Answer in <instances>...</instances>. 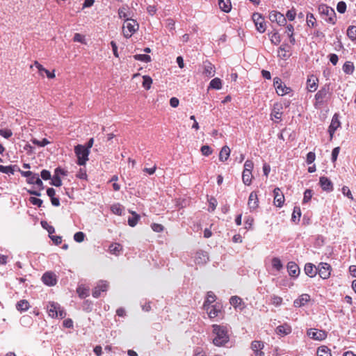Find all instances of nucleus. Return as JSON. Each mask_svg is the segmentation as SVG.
<instances>
[{"mask_svg": "<svg viewBox=\"0 0 356 356\" xmlns=\"http://www.w3.org/2000/svg\"><path fill=\"white\" fill-rule=\"evenodd\" d=\"M213 334L215 337L213 339V343L216 346H223L229 341L228 330L225 326L214 324L212 325Z\"/></svg>", "mask_w": 356, "mask_h": 356, "instance_id": "obj_1", "label": "nucleus"}, {"mask_svg": "<svg viewBox=\"0 0 356 356\" xmlns=\"http://www.w3.org/2000/svg\"><path fill=\"white\" fill-rule=\"evenodd\" d=\"M90 150L85 147V145H77L74 147V153L77 157V164L79 165H85L88 160Z\"/></svg>", "mask_w": 356, "mask_h": 356, "instance_id": "obj_2", "label": "nucleus"}, {"mask_svg": "<svg viewBox=\"0 0 356 356\" xmlns=\"http://www.w3.org/2000/svg\"><path fill=\"white\" fill-rule=\"evenodd\" d=\"M137 22L131 18H127L123 25V35L126 38H129L138 29Z\"/></svg>", "mask_w": 356, "mask_h": 356, "instance_id": "obj_3", "label": "nucleus"}, {"mask_svg": "<svg viewBox=\"0 0 356 356\" xmlns=\"http://www.w3.org/2000/svg\"><path fill=\"white\" fill-rule=\"evenodd\" d=\"M47 311L49 315L52 318L59 317L60 318H63L66 316V313L64 309L57 302H49L47 305Z\"/></svg>", "mask_w": 356, "mask_h": 356, "instance_id": "obj_4", "label": "nucleus"}, {"mask_svg": "<svg viewBox=\"0 0 356 356\" xmlns=\"http://www.w3.org/2000/svg\"><path fill=\"white\" fill-rule=\"evenodd\" d=\"M318 10L322 15L327 17V18L325 19L326 22L332 24L336 23V13L333 8L322 4L319 6Z\"/></svg>", "mask_w": 356, "mask_h": 356, "instance_id": "obj_5", "label": "nucleus"}, {"mask_svg": "<svg viewBox=\"0 0 356 356\" xmlns=\"http://www.w3.org/2000/svg\"><path fill=\"white\" fill-rule=\"evenodd\" d=\"M329 92V87L324 86L319 90L315 95L314 106L319 108L325 102Z\"/></svg>", "mask_w": 356, "mask_h": 356, "instance_id": "obj_6", "label": "nucleus"}, {"mask_svg": "<svg viewBox=\"0 0 356 356\" xmlns=\"http://www.w3.org/2000/svg\"><path fill=\"white\" fill-rule=\"evenodd\" d=\"M307 334L309 338L316 341H323L327 337V333L325 331L315 328L308 329Z\"/></svg>", "mask_w": 356, "mask_h": 356, "instance_id": "obj_7", "label": "nucleus"}, {"mask_svg": "<svg viewBox=\"0 0 356 356\" xmlns=\"http://www.w3.org/2000/svg\"><path fill=\"white\" fill-rule=\"evenodd\" d=\"M317 269V273H318L322 279L325 280L330 277L332 270V268L330 264L327 263L321 262L318 264Z\"/></svg>", "mask_w": 356, "mask_h": 356, "instance_id": "obj_8", "label": "nucleus"}, {"mask_svg": "<svg viewBox=\"0 0 356 356\" xmlns=\"http://www.w3.org/2000/svg\"><path fill=\"white\" fill-rule=\"evenodd\" d=\"M252 20L257 30L260 33H264L266 29L264 18L259 13H255L252 15Z\"/></svg>", "mask_w": 356, "mask_h": 356, "instance_id": "obj_9", "label": "nucleus"}, {"mask_svg": "<svg viewBox=\"0 0 356 356\" xmlns=\"http://www.w3.org/2000/svg\"><path fill=\"white\" fill-rule=\"evenodd\" d=\"M269 19L272 22H276L280 26H284L286 22V19L284 15L275 10L269 13Z\"/></svg>", "mask_w": 356, "mask_h": 356, "instance_id": "obj_10", "label": "nucleus"}, {"mask_svg": "<svg viewBox=\"0 0 356 356\" xmlns=\"http://www.w3.org/2000/svg\"><path fill=\"white\" fill-rule=\"evenodd\" d=\"M108 287V284L106 281H99L97 286L92 291V296L95 298L99 297L101 292L106 291Z\"/></svg>", "mask_w": 356, "mask_h": 356, "instance_id": "obj_11", "label": "nucleus"}, {"mask_svg": "<svg viewBox=\"0 0 356 356\" xmlns=\"http://www.w3.org/2000/svg\"><path fill=\"white\" fill-rule=\"evenodd\" d=\"M319 184L322 189L327 192H331L333 191V184L326 177H321L319 179Z\"/></svg>", "mask_w": 356, "mask_h": 356, "instance_id": "obj_12", "label": "nucleus"}, {"mask_svg": "<svg viewBox=\"0 0 356 356\" xmlns=\"http://www.w3.org/2000/svg\"><path fill=\"white\" fill-rule=\"evenodd\" d=\"M274 193V204L276 207H282L284 202V196L281 193L279 188H275L273 191Z\"/></svg>", "mask_w": 356, "mask_h": 356, "instance_id": "obj_13", "label": "nucleus"}, {"mask_svg": "<svg viewBox=\"0 0 356 356\" xmlns=\"http://www.w3.org/2000/svg\"><path fill=\"white\" fill-rule=\"evenodd\" d=\"M42 280L44 284L48 286H54L56 284L55 274L50 272L45 273L42 277Z\"/></svg>", "mask_w": 356, "mask_h": 356, "instance_id": "obj_14", "label": "nucleus"}, {"mask_svg": "<svg viewBox=\"0 0 356 356\" xmlns=\"http://www.w3.org/2000/svg\"><path fill=\"white\" fill-rule=\"evenodd\" d=\"M310 299L311 298L309 295L307 293L302 294L293 301V306L295 307H300L305 306L310 300Z\"/></svg>", "mask_w": 356, "mask_h": 356, "instance_id": "obj_15", "label": "nucleus"}, {"mask_svg": "<svg viewBox=\"0 0 356 356\" xmlns=\"http://www.w3.org/2000/svg\"><path fill=\"white\" fill-rule=\"evenodd\" d=\"M258 202H259V201H258L257 194L256 192L252 191L250 194V196L248 198V205L249 209L251 211L256 209L259 206Z\"/></svg>", "mask_w": 356, "mask_h": 356, "instance_id": "obj_16", "label": "nucleus"}, {"mask_svg": "<svg viewBox=\"0 0 356 356\" xmlns=\"http://www.w3.org/2000/svg\"><path fill=\"white\" fill-rule=\"evenodd\" d=\"M287 270L291 277H297L300 273L298 266L293 261H289L287 264Z\"/></svg>", "mask_w": 356, "mask_h": 356, "instance_id": "obj_17", "label": "nucleus"}, {"mask_svg": "<svg viewBox=\"0 0 356 356\" xmlns=\"http://www.w3.org/2000/svg\"><path fill=\"white\" fill-rule=\"evenodd\" d=\"M292 331L291 325L287 323H284L276 327L275 332L278 335L285 336L289 334Z\"/></svg>", "mask_w": 356, "mask_h": 356, "instance_id": "obj_18", "label": "nucleus"}, {"mask_svg": "<svg viewBox=\"0 0 356 356\" xmlns=\"http://www.w3.org/2000/svg\"><path fill=\"white\" fill-rule=\"evenodd\" d=\"M264 346V343L259 341H254L251 344V348L256 356H264V353L261 351Z\"/></svg>", "mask_w": 356, "mask_h": 356, "instance_id": "obj_19", "label": "nucleus"}, {"mask_svg": "<svg viewBox=\"0 0 356 356\" xmlns=\"http://www.w3.org/2000/svg\"><path fill=\"white\" fill-rule=\"evenodd\" d=\"M203 74L208 78L213 77L215 75L214 65L210 62H204Z\"/></svg>", "mask_w": 356, "mask_h": 356, "instance_id": "obj_20", "label": "nucleus"}, {"mask_svg": "<svg viewBox=\"0 0 356 356\" xmlns=\"http://www.w3.org/2000/svg\"><path fill=\"white\" fill-rule=\"evenodd\" d=\"M305 274L309 277H314L316 275L317 267L312 263H307L304 268Z\"/></svg>", "mask_w": 356, "mask_h": 356, "instance_id": "obj_21", "label": "nucleus"}, {"mask_svg": "<svg viewBox=\"0 0 356 356\" xmlns=\"http://www.w3.org/2000/svg\"><path fill=\"white\" fill-rule=\"evenodd\" d=\"M339 126H340V122L338 120L337 115L335 114L332 119L331 124L328 129V131H329L331 138L333 137V135H334L335 131L337 129V128Z\"/></svg>", "mask_w": 356, "mask_h": 356, "instance_id": "obj_22", "label": "nucleus"}, {"mask_svg": "<svg viewBox=\"0 0 356 356\" xmlns=\"http://www.w3.org/2000/svg\"><path fill=\"white\" fill-rule=\"evenodd\" d=\"M318 79L312 75L307 79V88L309 92H314L316 90L318 87Z\"/></svg>", "mask_w": 356, "mask_h": 356, "instance_id": "obj_23", "label": "nucleus"}, {"mask_svg": "<svg viewBox=\"0 0 356 356\" xmlns=\"http://www.w3.org/2000/svg\"><path fill=\"white\" fill-rule=\"evenodd\" d=\"M195 258V262L199 264H205L209 260V256L207 252L202 250L197 252Z\"/></svg>", "mask_w": 356, "mask_h": 356, "instance_id": "obj_24", "label": "nucleus"}, {"mask_svg": "<svg viewBox=\"0 0 356 356\" xmlns=\"http://www.w3.org/2000/svg\"><path fill=\"white\" fill-rule=\"evenodd\" d=\"M34 65L38 68V72L41 76H43V73H45L49 79H53L54 77H55L54 72H51L49 70H46L38 61H35Z\"/></svg>", "mask_w": 356, "mask_h": 356, "instance_id": "obj_25", "label": "nucleus"}, {"mask_svg": "<svg viewBox=\"0 0 356 356\" xmlns=\"http://www.w3.org/2000/svg\"><path fill=\"white\" fill-rule=\"evenodd\" d=\"M218 5L221 10L229 13L231 10L232 5L230 0H219Z\"/></svg>", "mask_w": 356, "mask_h": 356, "instance_id": "obj_26", "label": "nucleus"}, {"mask_svg": "<svg viewBox=\"0 0 356 356\" xmlns=\"http://www.w3.org/2000/svg\"><path fill=\"white\" fill-rule=\"evenodd\" d=\"M230 154V149L228 146H224L219 154V159L221 161H225L228 159Z\"/></svg>", "mask_w": 356, "mask_h": 356, "instance_id": "obj_27", "label": "nucleus"}, {"mask_svg": "<svg viewBox=\"0 0 356 356\" xmlns=\"http://www.w3.org/2000/svg\"><path fill=\"white\" fill-rule=\"evenodd\" d=\"M229 302L235 308H239L240 310L243 309V307H241L243 302L242 299L238 296H232Z\"/></svg>", "mask_w": 356, "mask_h": 356, "instance_id": "obj_28", "label": "nucleus"}, {"mask_svg": "<svg viewBox=\"0 0 356 356\" xmlns=\"http://www.w3.org/2000/svg\"><path fill=\"white\" fill-rule=\"evenodd\" d=\"M204 309L207 310V314L211 318L216 317L220 312L215 306H211L210 305H207Z\"/></svg>", "mask_w": 356, "mask_h": 356, "instance_id": "obj_29", "label": "nucleus"}, {"mask_svg": "<svg viewBox=\"0 0 356 356\" xmlns=\"http://www.w3.org/2000/svg\"><path fill=\"white\" fill-rule=\"evenodd\" d=\"M252 172H248V171H245V170L243 171L242 179H243V182L245 185H247V186L250 185L251 181H252Z\"/></svg>", "mask_w": 356, "mask_h": 356, "instance_id": "obj_30", "label": "nucleus"}, {"mask_svg": "<svg viewBox=\"0 0 356 356\" xmlns=\"http://www.w3.org/2000/svg\"><path fill=\"white\" fill-rule=\"evenodd\" d=\"M109 252L111 254L118 255L122 250V247L119 243H112L109 246Z\"/></svg>", "mask_w": 356, "mask_h": 356, "instance_id": "obj_31", "label": "nucleus"}, {"mask_svg": "<svg viewBox=\"0 0 356 356\" xmlns=\"http://www.w3.org/2000/svg\"><path fill=\"white\" fill-rule=\"evenodd\" d=\"M318 356H332L330 349L325 346H320L317 349Z\"/></svg>", "mask_w": 356, "mask_h": 356, "instance_id": "obj_32", "label": "nucleus"}, {"mask_svg": "<svg viewBox=\"0 0 356 356\" xmlns=\"http://www.w3.org/2000/svg\"><path fill=\"white\" fill-rule=\"evenodd\" d=\"M222 88V82L219 78H215L210 81L208 89L220 90Z\"/></svg>", "mask_w": 356, "mask_h": 356, "instance_id": "obj_33", "label": "nucleus"}, {"mask_svg": "<svg viewBox=\"0 0 356 356\" xmlns=\"http://www.w3.org/2000/svg\"><path fill=\"white\" fill-rule=\"evenodd\" d=\"M131 213L132 214V216L128 218V224L131 227H135L140 217L134 211H132Z\"/></svg>", "mask_w": 356, "mask_h": 356, "instance_id": "obj_34", "label": "nucleus"}, {"mask_svg": "<svg viewBox=\"0 0 356 356\" xmlns=\"http://www.w3.org/2000/svg\"><path fill=\"white\" fill-rule=\"evenodd\" d=\"M16 308L21 312L26 311L29 308V303L26 300H22L17 303Z\"/></svg>", "mask_w": 356, "mask_h": 356, "instance_id": "obj_35", "label": "nucleus"}, {"mask_svg": "<svg viewBox=\"0 0 356 356\" xmlns=\"http://www.w3.org/2000/svg\"><path fill=\"white\" fill-rule=\"evenodd\" d=\"M343 71L347 74H351L354 71L353 63L350 61H346L343 65Z\"/></svg>", "mask_w": 356, "mask_h": 356, "instance_id": "obj_36", "label": "nucleus"}, {"mask_svg": "<svg viewBox=\"0 0 356 356\" xmlns=\"http://www.w3.org/2000/svg\"><path fill=\"white\" fill-rule=\"evenodd\" d=\"M129 7L128 6H122L119 8L118 10V15L119 17L121 19H126L127 18H129L128 17L130 15L129 13H128Z\"/></svg>", "mask_w": 356, "mask_h": 356, "instance_id": "obj_37", "label": "nucleus"}, {"mask_svg": "<svg viewBox=\"0 0 356 356\" xmlns=\"http://www.w3.org/2000/svg\"><path fill=\"white\" fill-rule=\"evenodd\" d=\"M216 300V296L212 291H209L207 295L206 300L204 303V307H207V305H211Z\"/></svg>", "mask_w": 356, "mask_h": 356, "instance_id": "obj_38", "label": "nucleus"}, {"mask_svg": "<svg viewBox=\"0 0 356 356\" xmlns=\"http://www.w3.org/2000/svg\"><path fill=\"white\" fill-rule=\"evenodd\" d=\"M275 90L277 95L282 96L289 93L291 90L290 88L286 87L285 85L282 84L280 87L277 86V88H276Z\"/></svg>", "mask_w": 356, "mask_h": 356, "instance_id": "obj_39", "label": "nucleus"}, {"mask_svg": "<svg viewBox=\"0 0 356 356\" xmlns=\"http://www.w3.org/2000/svg\"><path fill=\"white\" fill-rule=\"evenodd\" d=\"M301 216V211L300 208L298 207H295L293 209V212L292 213L291 220L293 222H299Z\"/></svg>", "mask_w": 356, "mask_h": 356, "instance_id": "obj_40", "label": "nucleus"}, {"mask_svg": "<svg viewBox=\"0 0 356 356\" xmlns=\"http://www.w3.org/2000/svg\"><path fill=\"white\" fill-rule=\"evenodd\" d=\"M270 40L273 44L277 45L281 42V38L278 32H274L269 34Z\"/></svg>", "mask_w": 356, "mask_h": 356, "instance_id": "obj_41", "label": "nucleus"}, {"mask_svg": "<svg viewBox=\"0 0 356 356\" xmlns=\"http://www.w3.org/2000/svg\"><path fill=\"white\" fill-rule=\"evenodd\" d=\"M348 37L353 41L356 40V26H350L347 30Z\"/></svg>", "mask_w": 356, "mask_h": 356, "instance_id": "obj_42", "label": "nucleus"}, {"mask_svg": "<svg viewBox=\"0 0 356 356\" xmlns=\"http://www.w3.org/2000/svg\"><path fill=\"white\" fill-rule=\"evenodd\" d=\"M271 264L273 268L278 271H280L283 267L281 260L278 257H273L272 259Z\"/></svg>", "mask_w": 356, "mask_h": 356, "instance_id": "obj_43", "label": "nucleus"}, {"mask_svg": "<svg viewBox=\"0 0 356 356\" xmlns=\"http://www.w3.org/2000/svg\"><path fill=\"white\" fill-rule=\"evenodd\" d=\"M111 211L118 216L122 215L123 209L120 204H115L111 207Z\"/></svg>", "mask_w": 356, "mask_h": 356, "instance_id": "obj_44", "label": "nucleus"}, {"mask_svg": "<svg viewBox=\"0 0 356 356\" xmlns=\"http://www.w3.org/2000/svg\"><path fill=\"white\" fill-rule=\"evenodd\" d=\"M143 88H145L146 90L150 89L151 85L152 83V78L149 77V76H143Z\"/></svg>", "mask_w": 356, "mask_h": 356, "instance_id": "obj_45", "label": "nucleus"}, {"mask_svg": "<svg viewBox=\"0 0 356 356\" xmlns=\"http://www.w3.org/2000/svg\"><path fill=\"white\" fill-rule=\"evenodd\" d=\"M76 291H77L79 297L81 298H84L89 296V289H88L79 286L77 288Z\"/></svg>", "mask_w": 356, "mask_h": 356, "instance_id": "obj_46", "label": "nucleus"}, {"mask_svg": "<svg viewBox=\"0 0 356 356\" xmlns=\"http://www.w3.org/2000/svg\"><path fill=\"white\" fill-rule=\"evenodd\" d=\"M134 58L136 60H140L145 63H148L151 60L150 56L147 54H136L134 56Z\"/></svg>", "mask_w": 356, "mask_h": 356, "instance_id": "obj_47", "label": "nucleus"}, {"mask_svg": "<svg viewBox=\"0 0 356 356\" xmlns=\"http://www.w3.org/2000/svg\"><path fill=\"white\" fill-rule=\"evenodd\" d=\"M12 165L3 166L0 165V172L6 174H14L15 170Z\"/></svg>", "mask_w": 356, "mask_h": 356, "instance_id": "obj_48", "label": "nucleus"}, {"mask_svg": "<svg viewBox=\"0 0 356 356\" xmlns=\"http://www.w3.org/2000/svg\"><path fill=\"white\" fill-rule=\"evenodd\" d=\"M282 298L278 296L273 295L271 296V303L276 307L280 306L282 303Z\"/></svg>", "mask_w": 356, "mask_h": 356, "instance_id": "obj_49", "label": "nucleus"}, {"mask_svg": "<svg viewBox=\"0 0 356 356\" xmlns=\"http://www.w3.org/2000/svg\"><path fill=\"white\" fill-rule=\"evenodd\" d=\"M307 24L309 26H315L316 25V19L313 14L309 13L307 15Z\"/></svg>", "mask_w": 356, "mask_h": 356, "instance_id": "obj_50", "label": "nucleus"}, {"mask_svg": "<svg viewBox=\"0 0 356 356\" xmlns=\"http://www.w3.org/2000/svg\"><path fill=\"white\" fill-rule=\"evenodd\" d=\"M50 184L56 187L60 186L62 185L61 179L58 175H55L53 177L51 181L50 182Z\"/></svg>", "mask_w": 356, "mask_h": 356, "instance_id": "obj_51", "label": "nucleus"}, {"mask_svg": "<svg viewBox=\"0 0 356 356\" xmlns=\"http://www.w3.org/2000/svg\"><path fill=\"white\" fill-rule=\"evenodd\" d=\"M32 142L33 144L40 147H44L49 143V141L47 138H43L42 140L34 138L32 140Z\"/></svg>", "mask_w": 356, "mask_h": 356, "instance_id": "obj_52", "label": "nucleus"}, {"mask_svg": "<svg viewBox=\"0 0 356 356\" xmlns=\"http://www.w3.org/2000/svg\"><path fill=\"white\" fill-rule=\"evenodd\" d=\"M288 47V45L286 44H282L280 47H279V56L282 58H286L287 56H286V47Z\"/></svg>", "mask_w": 356, "mask_h": 356, "instance_id": "obj_53", "label": "nucleus"}, {"mask_svg": "<svg viewBox=\"0 0 356 356\" xmlns=\"http://www.w3.org/2000/svg\"><path fill=\"white\" fill-rule=\"evenodd\" d=\"M85 238V234L82 232H78L74 235V240L78 243H81L83 241Z\"/></svg>", "mask_w": 356, "mask_h": 356, "instance_id": "obj_54", "label": "nucleus"}, {"mask_svg": "<svg viewBox=\"0 0 356 356\" xmlns=\"http://www.w3.org/2000/svg\"><path fill=\"white\" fill-rule=\"evenodd\" d=\"M0 135L5 138H9L12 136L13 132L10 129H0Z\"/></svg>", "mask_w": 356, "mask_h": 356, "instance_id": "obj_55", "label": "nucleus"}, {"mask_svg": "<svg viewBox=\"0 0 356 356\" xmlns=\"http://www.w3.org/2000/svg\"><path fill=\"white\" fill-rule=\"evenodd\" d=\"M341 192L348 198H349L352 200H353V196L352 195V193L348 186H343V188L341 189Z\"/></svg>", "mask_w": 356, "mask_h": 356, "instance_id": "obj_56", "label": "nucleus"}, {"mask_svg": "<svg viewBox=\"0 0 356 356\" xmlns=\"http://www.w3.org/2000/svg\"><path fill=\"white\" fill-rule=\"evenodd\" d=\"M29 202L33 204V205H35V206H38V207H41L42 205V200L41 199H39V198H37V197H31L29 198Z\"/></svg>", "mask_w": 356, "mask_h": 356, "instance_id": "obj_57", "label": "nucleus"}, {"mask_svg": "<svg viewBox=\"0 0 356 356\" xmlns=\"http://www.w3.org/2000/svg\"><path fill=\"white\" fill-rule=\"evenodd\" d=\"M41 225L43 228L47 230L49 234H51L55 232L54 227L51 225H49L46 221H42Z\"/></svg>", "mask_w": 356, "mask_h": 356, "instance_id": "obj_58", "label": "nucleus"}, {"mask_svg": "<svg viewBox=\"0 0 356 356\" xmlns=\"http://www.w3.org/2000/svg\"><path fill=\"white\" fill-rule=\"evenodd\" d=\"M312 197V191L310 189H307L304 193L303 203L308 202Z\"/></svg>", "mask_w": 356, "mask_h": 356, "instance_id": "obj_59", "label": "nucleus"}, {"mask_svg": "<svg viewBox=\"0 0 356 356\" xmlns=\"http://www.w3.org/2000/svg\"><path fill=\"white\" fill-rule=\"evenodd\" d=\"M337 10L340 13H344L346 10V4L343 1H339L337 6Z\"/></svg>", "mask_w": 356, "mask_h": 356, "instance_id": "obj_60", "label": "nucleus"}, {"mask_svg": "<svg viewBox=\"0 0 356 356\" xmlns=\"http://www.w3.org/2000/svg\"><path fill=\"white\" fill-rule=\"evenodd\" d=\"M201 152L204 156H209L212 153V149L209 145H203L201 147Z\"/></svg>", "mask_w": 356, "mask_h": 356, "instance_id": "obj_61", "label": "nucleus"}, {"mask_svg": "<svg viewBox=\"0 0 356 356\" xmlns=\"http://www.w3.org/2000/svg\"><path fill=\"white\" fill-rule=\"evenodd\" d=\"M253 167H254L253 162L250 160H247L244 163V170H243L252 172Z\"/></svg>", "mask_w": 356, "mask_h": 356, "instance_id": "obj_62", "label": "nucleus"}, {"mask_svg": "<svg viewBox=\"0 0 356 356\" xmlns=\"http://www.w3.org/2000/svg\"><path fill=\"white\" fill-rule=\"evenodd\" d=\"M39 178V175L33 173L31 176L27 178L26 181L30 184H34L36 182V179Z\"/></svg>", "mask_w": 356, "mask_h": 356, "instance_id": "obj_63", "label": "nucleus"}, {"mask_svg": "<svg viewBox=\"0 0 356 356\" xmlns=\"http://www.w3.org/2000/svg\"><path fill=\"white\" fill-rule=\"evenodd\" d=\"M76 177L81 179H86L87 174L86 170L84 168H80L76 174Z\"/></svg>", "mask_w": 356, "mask_h": 356, "instance_id": "obj_64", "label": "nucleus"}]
</instances>
